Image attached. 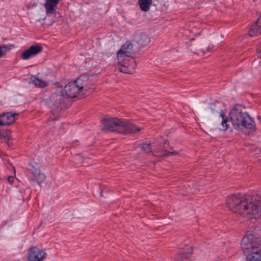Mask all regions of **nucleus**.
<instances>
[{
  "mask_svg": "<svg viewBox=\"0 0 261 261\" xmlns=\"http://www.w3.org/2000/svg\"><path fill=\"white\" fill-rule=\"evenodd\" d=\"M141 149L146 153H150L151 152V148L150 143H144L141 145Z\"/></svg>",
  "mask_w": 261,
  "mask_h": 261,
  "instance_id": "23",
  "label": "nucleus"
},
{
  "mask_svg": "<svg viewBox=\"0 0 261 261\" xmlns=\"http://www.w3.org/2000/svg\"><path fill=\"white\" fill-rule=\"evenodd\" d=\"M152 0H139L138 4L140 9L144 12H147L149 10L150 6L152 5Z\"/></svg>",
  "mask_w": 261,
  "mask_h": 261,
  "instance_id": "15",
  "label": "nucleus"
},
{
  "mask_svg": "<svg viewBox=\"0 0 261 261\" xmlns=\"http://www.w3.org/2000/svg\"><path fill=\"white\" fill-rule=\"evenodd\" d=\"M247 261H261V251L252 252L246 256Z\"/></svg>",
  "mask_w": 261,
  "mask_h": 261,
  "instance_id": "17",
  "label": "nucleus"
},
{
  "mask_svg": "<svg viewBox=\"0 0 261 261\" xmlns=\"http://www.w3.org/2000/svg\"><path fill=\"white\" fill-rule=\"evenodd\" d=\"M47 256L46 253L36 246H32L28 249V261H44Z\"/></svg>",
  "mask_w": 261,
  "mask_h": 261,
  "instance_id": "7",
  "label": "nucleus"
},
{
  "mask_svg": "<svg viewBox=\"0 0 261 261\" xmlns=\"http://www.w3.org/2000/svg\"><path fill=\"white\" fill-rule=\"evenodd\" d=\"M226 204L230 211L247 219L261 217V202L249 195L239 193L229 196Z\"/></svg>",
  "mask_w": 261,
  "mask_h": 261,
  "instance_id": "1",
  "label": "nucleus"
},
{
  "mask_svg": "<svg viewBox=\"0 0 261 261\" xmlns=\"http://www.w3.org/2000/svg\"><path fill=\"white\" fill-rule=\"evenodd\" d=\"M1 114L2 121H0V124L2 126L10 125L15 120V116H17V113H13L11 112H5Z\"/></svg>",
  "mask_w": 261,
  "mask_h": 261,
  "instance_id": "11",
  "label": "nucleus"
},
{
  "mask_svg": "<svg viewBox=\"0 0 261 261\" xmlns=\"http://www.w3.org/2000/svg\"><path fill=\"white\" fill-rule=\"evenodd\" d=\"M258 54H259L260 57V58H261V47H260V49H259V48H258Z\"/></svg>",
  "mask_w": 261,
  "mask_h": 261,
  "instance_id": "27",
  "label": "nucleus"
},
{
  "mask_svg": "<svg viewBox=\"0 0 261 261\" xmlns=\"http://www.w3.org/2000/svg\"><path fill=\"white\" fill-rule=\"evenodd\" d=\"M133 52V44L128 41H126L121 47L117 53V59L119 60L124 58L130 57Z\"/></svg>",
  "mask_w": 261,
  "mask_h": 261,
  "instance_id": "8",
  "label": "nucleus"
},
{
  "mask_svg": "<svg viewBox=\"0 0 261 261\" xmlns=\"http://www.w3.org/2000/svg\"><path fill=\"white\" fill-rule=\"evenodd\" d=\"M192 247L188 246L187 249H184L179 252L180 257L182 258H188L192 254Z\"/></svg>",
  "mask_w": 261,
  "mask_h": 261,
  "instance_id": "19",
  "label": "nucleus"
},
{
  "mask_svg": "<svg viewBox=\"0 0 261 261\" xmlns=\"http://www.w3.org/2000/svg\"><path fill=\"white\" fill-rule=\"evenodd\" d=\"M233 128L245 135H249L256 130L255 121L248 113L243 111L240 105H236L229 114Z\"/></svg>",
  "mask_w": 261,
  "mask_h": 261,
  "instance_id": "2",
  "label": "nucleus"
},
{
  "mask_svg": "<svg viewBox=\"0 0 261 261\" xmlns=\"http://www.w3.org/2000/svg\"><path fill=\"white\" fill-rule=\"evenodd\" d=\"M118 66L120 72L133 74L136 68V63L134 58H124L121 60H118Z\"/></svg>",
  "mask_w": 261,
  "mask_h": 261,
  "instance_id": "5",
  "label": "nucleus"
},
{
  "mask_svg": "<svg viewBox=\"0 0 261 261\" xmlns=\"http://www.w3.org/2000/svg\"><path fill=\"white\" fill-rule=\"evenodd\" d=\"M42 49V47L39 45H33L21 53V57L24 60H28L41 52Z\"/></svg>",
  "mask_w": 261,
  "mask_h": 261,
  "instance_id": "9",
  "label": "nucleus"
},
{
  "mask_svg": "<svg viewBox=\"0 0 261 261\" xmlns=\"http://www.w3.org/2000/svg\"><path fill=\"white\" fill-rule=\"evenodd\" d=\"M140 131V128L128 121L122 120L119 133L122 134H134Z\"/></svg>",
  "mask_w": 261,
  "mask_h": 261,
  "instance_id": "10",
  "label": "nucleus"
},
{
  "mask_svg": "<svg viewBox=\"0 0 261 261\" xmlns=\"http://www.w3.org/2000/svg\"><path fill=\"white\" fill-rule=\"evenodd\" d=\"M0 137L2 139L4 140L5 142H6L9 145V141L10 140V137L7 132H3L0 133Z\"/></svg>",
  "mask_w": 261,
  "mask_h": 261,
  "instance_id": "24",
  "label": "nucleus"
},
{
  "mask_svg": "<svg viewBox=\"0 0 261 261\" xmlns=\"http://www.w3.org/2000/svg\"><path fill=\"white\" fill-rule=\"evenodd\" d=\"M60 1V0H46L44 5L46 14H54L56 11L55 8Z\"/></svg>",
  "mask_w": 261,
  "mask_h": 261,
  "instance_id": "14",
  "label": "nucleus"
},
{
  "mask_svg": "<svg viewBox=\"0 0 261 261\" xmlns=\"http://www.w3.org/2000/svg\"><path fill=\"white\" fill-rule=\"evenodd\" d=\"M8 181L10 184H12L14 181V177L12 176H9L7 178Z\"/></svg>",
  "mask_w": 261,
  "mask_h": 261,
  "instance_id": "26",
  "label": "nucleus"
},
{
  "mask_svg": "<svg viewBox=\"0 0 261 261\" xmlns=\"http://www.w3.org/2000/svg\"><path fill=\"white\" fill-rule=\"evenodd\" d=\"M243 250H250L261 247V239L250 231H247L241 242Z\"/></svg>",
  "mask_w": 261,
  "mask_h": 261,
  "instance_id": "4",
  "label": "nucleus"
},
{
  "mask_svg": "<svg viewBox=\"0 0 261 261\" xmlns=\"http://www.w3.org/2000/svg\"><path fill=\"white\" fill-rule=\"evenodd\" d=\"M248 33L251 37L258 35L261 33V15L251 27Z\"/></svg>",
  "mask_w": 261,
  "mask_h": 261,
  "instance_id": "13",
  "label": "nucleus"
},
{
  "mask_svg": "<svg viewBox=\"0 0 261 261\" xmlns=\"http://www.w3.org/2000/svg\"><path fill=\"white\" fill-rule=\"evenodd\" d=\"M14 47L12 44H4L0 45V58Z\"/></svg>",
  "mask_w": 261,
  "mask_h": 261,
  "instance_id": "21",
  "label": "nucleus"
},
{
  "mask_svg": "<svg viewBox=\"0 0 261 261\" xmlns=\"http://www.w3.org/2000/svg\"><path fill=\"white\" fill-rule=\"evenodd\" d=\"M87 79V77L86 76L81 75L74 81L68 83L65 86L64 89L65 97L69 98L76 97L79 94L80 91L85 86L86 81H85V80ZM62 95L65 96L63 92H62Z\"/></svg>",
  "mask_w": 261,
  "mask_h": 261,
  "instance_id": "3",
  "label": "nucleus"
},
{
  "mask_svg": "<svg viewBox=\"0 0 261 261\" xmlns=\"http://www.w3.org/2000/svg\"><path fill=\"white\" fill-rule=\"evenodd\" d=\"M166 145H169V143H167V142L166 141V142H165V143H164V147H165H165H166Z\"/></svg>",
  "mask_w": 261,
  "mask_h": 261,
  "instance_id": "28",
  "label": "nucleus"
},
{
  "mask_svg": "<svg viewBox=\"0 0 261 261\" xmlns=\"http://www.w3.org/2000/svg\"><path fill=\"white\" fill-rule=\"evenodd\" d=\"M31 82L36 86H37L40 88H44L47 86L48 85L47 83L35 76L32 78Z\"/></svg>",
  "mask_w": 261,
  "mask_h": 261,
  "instance_id": "18",
  "label": "nucleus"
},
{
  "mask_svg": "<svg viewBox=\"0 0 261 261\" xmlns=\"http://www.w3.org/2000/svg\"><path fill=\"white\" fill-rule=\"evenodd\" d=\"M37 171H40L38 169H35L33 168V169H30L29 171H28V175L29 176V178L31 177H35L36 176V172H37Z\"/></svg>",
  "mask_w": 261,
  "mask_h": 261,
  "instance_id": "25",
  "label": "nucleus"
},
{
  "mask_svg": "<svg viewBox=\"0 0 261 261\" xmlns=\"http://www.w3.org/2000/svg\"><path fill=\"white\" fill-rule=\"evenodd\" d=\"M133 41L137 44L138 47L142 48L150 42V39L146 34L140 33L135 35Z\"/></svg>",
  "mask_w": 261,
  "mask_h": 261,
  "instance_id": "12",
  "label": "nucleus"
},
{
  "mask_svg": "<svg viewBox=\"0 0 261 261\" xmlns=\"http://www.w3.org/2000/svg\"><path fill=\"white\" fill-rule=\"evenodd\" d=\"M122 119L117 118H109L102 121L103 128L102 130L114 132L119 133Z\"/></svg>",
  "mask_w": 261,
  "mask_h": 261,
  "instance_id": "6",
  "label": "nucleus"
},
{
  "mask_svg": "<svg viewBox=\"0 0 261 261\" xmlns=\"http://www.w3.org/2000/svg\"><path fill=\"white\" fill-rule=\"evenodd\" d=\"M161 152L162 153L161 154V156H164V157H168L169 156H175L179 154V153L177 151L173 150V151H167L166 149H163L162 151H161Z\"/></svg>",
  "mask_w": 261,
  "mask_h": 261,
  "instance_id": "22",
  "label": "nucleus"
},
{
  "mask_svg": "<svg viewBox=\"0 0 261 261\" xmlns=\"http://www.w3.org/2000/svg\"><path fill=\"white\" fill-rule=\"evenodd\" d=\"M220 115L222 117V128L220 129L222 130H226L228 128V124H227L229 122L228 118L222 110L221 111Z\"/></svg>",
  "mask_w": 261,
  "mask_h": 261,
  "instance_id": "20",
  "label": "nucleus"
},
{
  "mask_svg": "<svg viewBox=\"0 0 261 261\" xmlns=\"http://www.w3.org/2000/svg\"><path fill=\"white\" fill-rule=\"evenodd\" d=\"M35 177H31L29 178V180L36 182L40 185L46 179V176L44 174L40 173V171H37Z\"/></svg>",
  "mask_w": 261,
  "mask_h": 261,
  "instance_id": "16",
  "label": "nucleus"
}]
</instances>
